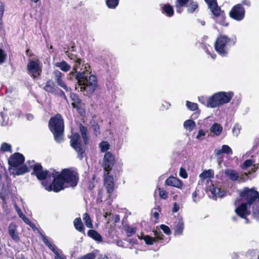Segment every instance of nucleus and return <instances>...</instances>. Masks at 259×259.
I'll return each mask as SVG.
<instances>
[{
  "label": "nucleus",
  "mask_w": 259,
  "mask_h": 259,
  "mask_svg": "<svg viewBox=\"0 0 259 259\" xmlns=\"http://www.w3.org/2000/svg\"><path fill=\"white\" fill-rule=\"evenodd\" d=\"M27 162L29 166H27L26 164H23L16 167L15 175L17 176L23 175L29 172L30 169H32L33 171L31 172V175L35 176L39 181H45L49 176V170H44L41 164L40 163H35L34 160H28Z\"/></svg>",
  "instance_id": "obj_5"
},
{
  "label": "nucleus",
  "mask_w": 259,
  "mask_h": 259,
  "mask_svg": "<svg viewBox=\"0 0 259 259\" xmlns=\"http://www.w3.org/2000/svg\"><path fill=\"white\" fill-rule=\"evenodd\" d=\"M236 208L235 209V212L236 214L242 219H244L248 221L247 217L251 213L249 210V205L246 204L243 202H241L239 204L236 206Z\"/></svg>",
  "instance_id": "obj_14"
},
{
  "label": "nucleus",
  "mask_w": 259,
  "mask_h": 259,
  "mask_svg": "<svg viewBox=\"0 0 259 259\" xmlns=\"http://www.w3.org/2000/svg\"><path fill=\"white\" fill-rule=\"evenodd\" d=\"M254 160L252 159L246 160L241 165V168L243 169H246L251 166L254 163Z\"/></svg>",
  "instance_id": "obj_46"
},
{
  "label": "nucleus",
  "mask_w": 259,
  "mask_h": 259,
  "mask_svg": "<svg viewBox=\"0 0 259 259\" xmlns=\"http://www.w3.org/2000/svg\"><path fill=\"white\" fill-rule=\"evenodd\" d=\"M233 96V92H219L214 94L209 98L200 97L198 100L201 104L208 107L215 108L229 103Z\"/></svg>",
  "instance_id": "obj_4"
},
{
  "label": "nucleus",
  "mask_w": 259,
  "mask_h": 259,
  "mask_svg": "<svg viewBox=\"0 0 259 259\" xmlns=\"http://www.w3.org/2000/svg\"><path fill=\"white\" fill-rule=\"evenodd\" d=\"M17 226L15 223L12 222L8 227V233L12 239L16 242L20 240L19 233L17 231Z\"/></svg>",
  "instance_id": "obj_19"
},
{
  "label": "nucleus",
  "mask_w": 259,
  "mask_h": 259,
  "mask_svg": "<svg viewBox=\"0 0 259 259\" xmlns=\"http://www.w3.org/2000/svg\"><path fill=\"white\" fill-rule=\"evenodd\" d=\"M223 153L232 155L233 151L232 149L227 145H223L221 149H216L214 150V154L218 158H220L219 156Z\"/></svg>",
  "instance_id": "obj_23"
},
{
  "label": "nucleus",
  "mask_w": 259,
  "mask_h": 259,
  "mask_svg": "<svg viewBox=\"0 0 259 259\" xmlns=\"http://www.w3.org/2000/svg\"><path fill=\"white\" fill-rule=\"evenodd\" d=\"M104 185L107 190V192L110 195L114 191V183L113 176L110 172H104Z\"/></svg>",
  "instance_id": "obj_16"
},
{
  "label": "nucleus",
  "mask_w": 259,
  "mask_h": 259,
  "mask_svg": "<svg viewBox=\"0 0 259 259\" xmlns=\"http://www.w3.org/2000/svg\"><path fill=\"white\" fill-rule=\"evenodd\" d=\"M229 15L232 19L237 21H241L245 17V9L244 7L242 6V4H236L232 8Z\"/></svg>",
  "instance_id": "obj_10"
},
{
  "label": "nucleus",
  "mask_w": 259,
  "mask_h": 259,
  "mask_svg": "<svg viewBox=\"0 0 259 259\" xmlns=\"http://www.w3.org/2000/svg\"><path fill=\"white\" fill-rule=\"evenodd\" d=\"M222 130V126L217 123H213L210 128V132L217 136L221 135Z\"/></svg>",
  "instance_id": "obj_28"
},
{
  "label": "nucleus",
  "mask_w": 259,
  "mask_h": 259,
  "mask_svg": "<svg viewBox=\"0 0 259 259\" xmlns=\"http://www.w3.org/2000/svg\"><path fill=\"white\" fill-rule=\"evenodd\" d=\"M17 210L19 217L21 219H23L25 217V215L22 213L21 210L19 207H18Z\"/></svg>",
  "instance_id": "obj_60"
},
{
  "label": "nucleus",
  "mask_w": 259,
  "mask_h": 259,
  "mask_svg": "<svg viewBox=\"0 0 259 259\" xmlns=\"http://www.w3.org/2000/svg\"><path fill=\"white\" fill-rule=\"evenodd\" d=\"M240 4H242V7H243V6L249 7L250 6L251 3L249 0H243L241 2V3H240Z\"/></svg>",
  "instance_id": "obj_58"
},
{
  "label": "nucleus",
  "mask_w": 259,
  "mask_h": 259,
  "mask_svg": "<svg viewBox=\"0 0 259 259\" xmlns=\"http://www.w3.org/2000/svg\"><path fill=\"white\" fill-rule=\"evenodd\" d=\"M26 118L28 120H31L33 119V116L31 114H26Z\"/></svg>",
  "instance_id": "obj_63"
},
{
  "label": "nucleus",
  "mask_w": 259,
  "mask_h": 259,
  "mask_svg": "<svg viewBox=\"0 0 259 259\" xmlns=\"http://www.w3.org/2000/svg\"><path fill=\"white\" fill-rule=\"evenodd\" d=\"M160 228L165 234L168 235L171 234V231L168 226L162 224L160 226Z\"/></svg>",
  "instance_id": "obj_50"
},
{
  "label": "nucleus",
  "mask_w": 259,
  "mask_h": 259,
  "mask_svg": "<svg viewBox=\"0 0 259 259\" xmlns=\"http://www.w3.org/2000/svg\"><path fill=\"white\" fill-rule=\"evenodd\" d=\"M241 128V126L239 124H235L232 130L233 135L237 136L240 133Z\"/></svg>",
  "instance_id": "obj_49"
},
{
  "label": "nucleus",
  "mask_w": 259,
  "mask_h": 259,
  "mask_svg": "<svg viewBox=\"0 0 259 259\" xmlns=\"http://www.w3.org/2000/svg\"><path fill=\"white\" fill-rule=\"evenodd\" d=\"M221 189L215 187L213 184L209 187V191L214 196H217Z\"/></svg>",
  "instance_id": "obj_48"
},
{
  "label": "nucleus",
  "mask_w": 259,
  "mask_h": 259,
  "mask_svg": "<svg viewBox=\"0 0 259 259\" xmlns=\"http://www.w3.org/2000/svg\"><path fill=\"white\" fill-rule=\"evenodd\" d=\"M125 230L126 231L127 236L130 237L136 233L137 228L136 227H131L129 225H126L125 226Z\"/></svg>",
  "instance_id": "obj_38"
},
{
  "label": "nucleus",
  "mask_w": 259,
  "mask_h": 259,
  "mask_svg": "<svg viewBox=\"0 0 259 259\" xmlns=\"http://www.w3.org/2000/svg\"><path fill=\"white\" fill-rule=\"evenodd\" d=\"M186 106L187 108L191 111H195L198 109V104L195 103L191 102L189 101H186Z\"/></svg>",
  "instance_id": "obj_40"
},
{
  "label": "nucleus",
  "mask_w": 259,
  "mask_h": 259,
  "mask_svg": "<svg viewBox=\"0 0 259 259\" xmlns=\"http://www.w3.org/2000/svg\"><path fill=\"white\" fill-rule=\"evenodd\" d=\"M7 57V54L2 49H0V64L5 62Z\"/></svg>",
  "instance_id": "obj_51"
},
{
  "label": "nucleus",
  "mask_w": 259,
  "mask_h": 259,
  "mask_svg": "<svg viewBox=\"0 0 259 259\" xmlns=\"http://www.w3.org/2000/svg\"><path fill=\"white\" fill-rule=\"evenodd\" d=\"M237 42L236 36L231 37L226 35H219L214 44V49L221 56H226L229 49L235 46Z\"/></svg>",
  "instance_id": "obj_7"
},
{
  "label": "nucleus",
  "mask_w": 259,
  "mask_h": 259,
  "mask_svg": "<svg viewBox=\"0 0 259 259\" xmlns=\"http://www.w3.org/2000/svg\"><path fill=\"white\" fill-rule=\"evenodd\" d=\"M165 184L167 186L174 187L179 189H182L183 183L181 180L174 177L170 176L165 181Z\"/></svg>",
  "instance_id": "obj_20"
},
{
  "label": "nucleus",
  "mask_w": 259,
  "mask_h": 259,
  "mask_svg": "<svg viewBox=\"0 0 259 259\" xmlns=\"http://www.w3.org/2000/svg\"><path fill=\"white\" fill-rule=\"evenodd\" d=\"M238 197H237L234 202L235 206H237L241 202L246 203L249 205V207L252 206L253 208V214H259V192L255 190L254 187L249 188L244 187L241 190L237 191Z\"/></svg>",
  "instance_id": "obj_2"
},
{
  "label": "nucleus",
  "mask_w": 259,
  "mask_h": 259,
  "mask_svg": "<svg viewBox=\"0 0 259 259\" xmlns=\"http://www.w3.org/2000/svg\"><path fill=\"white\" fill-rule=\"evenodd\" d=\"M48 126L54 136V140L60 143L63 140L64 133V121L60 113L50 118Z\"/></svg>",
  "instance_id": "obj_6"
},
{
  "label": "nucleus",
  "mask_w": 259,
  "mask_h": 259,
  "mask_svg": "<svg viewBox=\"0 0 259 259\" xmlns=\"http://www.w3.org/2000/svg\"><path fill=\"white\" fill-rule=\"evenodd\" d=\"M97 259H110L107 255L99 254L97 255Z\"/></svg>",
  "instance_id": "obj_59"
},
{
  "label": "nucleus",
  "mask_w": 259,
  "mask_h": 259,
  "mask_svg": "<svg viewBox=\"0 0 259 259\" xmlns=\"http://www.w3.org/2000/svg\"><path fill=\"white\" fill-rule=\"evenodd\" d=\"M42 240L44 243L51 250L55 249L56 247L55 246H53L48 238L43 234L41 235Z\"/></svg>",
  "instance_id": "obj_45"
},
{
  "label": "nucleus",
  "mask_w": 259,
  "mask_h": 259,
  "mask_svg": "<svg viewBox=\"0 0 259 259\" xmlns=\"http://www.w3.org/2000/svg\"><path fill=\"white\" fill-rule=\"evenodd\" d=\"M206 133L202 129L199 130L198 134L196 136V139L200 140L201 136H204Z\"/></svg>",
  "instance_id": "obj_56"
},
{
  "label": "nucleus",
  "mask_w": 259,
  "mask_h": 259,
  "mask_svg": "<svg viewBox=\"0 0 259 259\" xmlns=\"http://www.w3.org/2000/svg\"><path fill=\"white\" fill-rule=\"evenodd\" d=\"M115 163V157L110 152L105 153L103 162L104 172H110Z\"/></svg>",
  "instance_id": "obj_11"
},
{
  "label": "nucleus",
  "mask_w": 259,
  "mask_h": 259,
  "mask_svg": "<svg viewBox=\"0 0 259 259\" xmlns=\"http://www.w3.org/2000/svg\"><path fill=\"white\" fill-rule=\"evenodd\" d=\"M96 257V254L94 252H92L79 257L78 259H95Z\"/></svg>",
  "instance_id": "obj_42"
},
{
  "label": "nucleus",
  "mask_w": 259,
  "mask_h": 259,
  "mask_svg": "<svg viewBox=\"0 0 259 259\" xmlns=\"http://www.w3.org/2000/svg\"><path fill=\"white\" fill-rule=\"evenodd\" d=\"M43 89L46 92L53 94H57V92L59 90V88L52 79L47 81Z\"/></svg>",
  "instance_id": "obj_21"
},
{
  "label": "nucleus",
  "mask_w": 259,
  "mask_h": 259,
  "mask_svg": "<svg viewBox=\"0 0 259 259\" xmlns=\"http://www.w3.org/2000/svg\"><path fill=\"white\" fill-rule=\"evenodd\" d=\"M204 2L215 17H217L221 15V9L218 5L217 0H204ZM222 13L225 14L224 11Z\"/></svg>",
  "instance_id": "obj_18"
},
{
  "label": "nucleus",
  "mask_w": 259,
  "mask_h": 259,
  "mask_svg": "<svg viewBox=\"0 0 259 259\" xmlns=\"http://www.w3.org/2000/svg\"><path fill=\"white\" fill-rule=\"evenodd\" d=\"M92 128L93 130V134L96 137H98L101 134L100 127L99 123L95 120L91 122Z\"/></svg>",
  "instance_id": "obj_31"
},
{
  "label": "nucleus",
  "mask_w": 259,
  "mask_h": 259,
  "mask_svg": "<svg viewBox=\"0 0 259 259\" xmlns=\"http://www.w3.org/2000/svg\"><path fill=\"white\" fill-rule=\"evenodd\" d=\"M198 195L197 191L196 190L193 193H192V198L194 201L196 202L197 201V197Z\"/></svg>",
  "instance_id": "obj_61"
},
{
  "label": "nucleus",
  "mask_w": 259,
  "mask_h": 259,
  "mask_svg": "<svg viewBox=\"0 0 259 259\" xmlns=\"http://www.w3.org/2000/svg\"><path fill=\"white\" fill-rule=\"evenodd\" d=\"M195 126L196 123L195 121L191 119H188L184 123V127L189 132H191Z\"/></svg>",
  "instance_id": "obj_33"
},
{
  "label": "nucleus",
  "mask_w": 259,
  "mask_h": 259,
  "mask_svg": "<svg viewBox=\"0 0 259 259\" xmlns=\"http://www.w3.org/2000/svg\"><path fill=\"white\" fill-rule=\"evenodd\" d=\"M99 147L102 152H105L110 149V145L107 141H102L99 144Z\"/></svg>",
  "instance_id": "obj_39"
},
{
  "label": "nucleus",
  "mask_w": 259,
  "mask_h": 259,
  "mask_svg": "<svg viewBox=\"0 0 259 259\" xmlns=\"http://www.w3.org/2000/svg\"><path fill=\"white\" fill-rule=\"evenodd\" d=\"M138 237L140 239H143L147 245H152L154 242H156V239L149 235H145L143 237Z\"/></svg>",
  "instance_id": "obj_36"
},
{
  "label": "nucleus",
  "mask_w": 259,
  "mask_h": 259,
  "mask_svg": "<svg viewBox=\"0 0 259 259\" xmlns=\"http://www.w3.org/2000/svg\"><path fill=\"white\" fill-rule=\"evenodd\" d=\"M120 0H105V3L109 9H114L119 5Z\"/></svg>",
  "instance_id": "obj_35"
},
{
  "label": "nucleus",
  "mask_w": 259,
  "mask_h": 259,
  "mask_svg": "<svg viewBox=\"0 0 259 259\" xmlns=\"http://www.w3.org/2000/svg\"><path fill=\"white\" fill-rule=\"evenodd\" d=\"M22 220L26 224L31 226V222L28 218H27L26 216Z\"/></svg>",
  "instance_id": "obj_62"
},
{
  "label": "nucleus",
  "mask_w": 259,
  "mask_h": 259,
  "mask_svg": "<svg viewBox=\"0 0 259 259\" xmlns=\"http://www.w3.org/2000/svg\"><path fill=\"white\" fill-rule=\"evenodd\" d=\"M180 176L184 179H186L188 177L187 172L185 169L182 167H181L180 170Z\"/></svg>",
  "instance_id": "obj_54"
},
{
  "label": "nucleus",
  "mask_w": 259,
  "mask_h": 259,
  "mask_svg": "<svg viewBox=\"0 0 259 259\" xmlns=\"http://www.w3.org/2000/svg\"><path fill=\"white\" fill-rule=\"evenodd\" d=\"M55 66L59 68L62 71L64 72H67L70 70L71 67L66 61L63 60L60 62H57L55 64Z\"/></svg>",
  "instance_id": "obj_29"
},
{
  "label": "nucleus",
  "mask_w": 259,
  "mask_h": 259,
  "mask_svg": "<svg viewBox=\"0 0 259 259\" xmlns=\"http://www.w3.org/2000/svg\"><path fill=\"white\" fill-rule=\"evenodd\" d=\"M67 53H68V54H67V56L71 60H72L73 61V62L74 61H75L76 60H77V59L80 58L79 57H78L77 56V55L74 54L73 53H69V52H67Z\"/></svg>",
  "instance_id": "obj_53"
},
{
  "label": "nucleus",
  "mask_w": 259,
  "mask_h": 259,
  "mask_svg": "<svg viewBox=\"0 0 259 259\" xmlns=\"http://www.w3.org/2000/svg\"><path fill=\"white\" fill-rule=\"evenodd\" d=\"M83 220L87 227L91 229L93 228V225L92 223L91 218L88 212H85L83 214Z\"/></svg>",
  "instance_id": "obj_34"
},
{
  "label": "nucleus",
  "mask_w": 259,
  "mask_h": 259,
  "mask_svg": "<svg viewBox=\"0 0 259 259\" xmlns=\"http://www.w3.org/2000/svg\"><path fill=\"white\" fill-rule=\"evenodd\" d=\"M87 234L89 237L98 242H101L103 241V237L101 234L95 230H89L88 231Z\"/></svg>",
  "instance_id": "obj_25"
},
{
  "label": "nucleus",
  "mask_w": 259,
  "mask_h": 259,
  "mask_svg": "<svg viewBox=\"0 0 259 259\" xmlns=\"http://www.w3.org/2000/svg\"><path fill=\"white\" fill-rule=\"evenodd\" d=\"M55 95H57L59 96L60 97L63 98L64 99H65V100L67 99V97H66L64 92L61 89H60L59 88V90H58V91L57 92V94H56Z\"/></svg>",
  "instance_id": "obj_55"
},
{
  "label": "nucleus",
  "mask_w": 259,
  "mask_h": 259,
  "mask_svg": "<svg viewBox=\"0 0 259 259\" xmlns=\"http://www.w3.org/2000/svg\"><path fill=\"white\" fill-rule=\"evenodd\" d=\"M39 64L40 62L38 59L30 60L27 64V70L29 73L32 74L34 77H35L34 76V74L38 73V75H40L41 72V67L40 66Z\"/></svg>",
  "instance_id": "obj_15"
},
{
  "label": "nucleus",
  "mask_w": 259,
  "mask_h": 259,
  "mask_svg": "<svg viewBox=\"0 0 259 259\" xmlns=\"http://www.w3.org/2000/svg\"><path fill=\"white\" fill-rule=\"evenodd\" d=\"M79 128L83 144L81 143L80 135L78 133H75L70 137V143L71 147L77 153L78 157L81 160L85 155L86 146L90 143V137L86 126L80 123Z\"/></svg>",
  "instance_id": "obj_3"
},
{
  "label": "nucleus",
  "mask_w": 259,
  "mask_h": 259,
  "mask_svg": "<svg viewBox=\"0 0 259 259\" xmlns=\"http://www.w3.org/2000/svg\"><path fill=\"white\" fill-rule=\"evenodd\" d=\"M0 149L1 151H3V152H12V146L10 144L6 142H4L2 144Z\"/></svg>",
  "instance_id": "obj_37"
},
{
  "label": "nucleus",
  "mask_w": 259,
  "mask_h": 259,
  "mask_svg": "<svg viewBox=\"0 0 259 259\" xmlns=\"http://www.w3.org/2000/svg\"><path fill=\"white\" fill-rule=\"evenodd\" d=\"M158 190L159 192V197L163 199H166L168 198V193L166 192V190H164L163 188L158 187Z\"/></svg>",
  "instance_id": "obj_41"
},
{
  "label": "nucleus",
  "mask_w": 259,
  "mask_h": 259,
  "mask_svg": "<svg viewBox=\"0 0 259 259\" xmlns=\"http://www.w3.org/2000/svg\"><path fill=\"white\" fill-rule=\"evenodd\" d=\"M98 85L97 78L96 75H91L80 85V91L84 92L86 95L93 94L96 90Z\"/></svg>",
  "instance_id": "obj_9"
},
{
  "label": "nucleus",
  "mask_w": 259,
  "mask_h": 259,
  "mask_svg": "<svg viewBox=\"0 0 259 259\" xmlns=\"http://www.w3.org/2000/svg\"><path fill=\"white\" fill-rule=\"evenodd\" d=\"M199 177L203 180H204L207 178H213L214 171L213 170L210 169L204 170L201 174H200Z\"/></svg>",
  "instance_id": "obj_30"
},
{
  "label": "nucleus",
  "mask_w": 259,
  "mask_h": 259,
  "mask_svg": "<svg viewBox=\"0 0 259 259\" xmlns=\"http://www.w3.org/2000/svg\"><path fill=\"white\" fill-rule=\"evenodd\" d=\"M52 177L53 180L48 185L47 181H42L41 184L48 191L59 192L68 187H75L79 182V174L72 168H64L59 172L53 169L52 173L49 172L48 177Z\"/></svg>",
  "instance_id": "obj_1"
},
{
  "label": "nucleus",
  "mask_w": 259,
  "mask_h": 259,
  "mask_svg": "<svg viewBox=\"0 0 259 259\" xmlns=\"http://www.w3.org/2000/svg\"><path fill=\"white\" fill-rule=\"evenodd\" d=\"M24 161V155L20 153L15 152L10 156L8 163L10 167H18L23 164Z\"/></svg>",
  "instance_id": "obj_13"
},
{
  "label": "nucleus",
  "mask_w": 259,
  "mask_h": 259,
  "mask_svg": "<svg viewBox=\"0 0 259 259\" xmlns=\"http://www.w3.org/2000/svg\"><path fill=\"white\" fill-rule=\"evenodd\" d=\"M54 78L57 85L63 88L66 92H71V89L68 87L65 82L62 79V76L64 74L58 70H55L53 71Z\"/></svg>",
  "instance_id": "obj_17"
},
{
  "label": "nucleus",
  "mask_w": 259,
  "mask_h": 259,
  "mask_svg": "<svg viewBox=\"0 0 259 259\" xmlns=\"http://www.w3.org/2000/svg\"><path fill=\"white\" fill-rule=\"evenodd\" d=\"M225 174L230 180L233 181H237L239 177V173L235 170L232 169H226L225 171Z\"/></svg>",
  "instance_id": "obj_26"
},
{
  "label": "nucleus",
  "mask_w": 259,
  "mask_h": 259,
  "mask_svg": "<svg viewBox=\"0 0 259 259\" xmlns=\"http://www.w3.org/2000/svg\"><path fill=\"white\" fill-rule=\"evenodd\" d=\"M70 98L73 101V102L71 103L72 107L76 109L81 116H83L85 115V111L82 107V105H83L84 104L82 103V100L76 94L74 93H71Z\"/></svg>",
  "instance_id": "obj_12"
},
{
  "label": "nucleus",
  "mask_w": 259,
  "mask_h": 259,
  "mask_svg": "<svg viewBox=\"0 0 259 259\" xmlns=\"http://www.w3.org/2000/svg\"><path fill=\"white\" fill-rule=\"evenodd\" d=\"M55 254V259H66V257L63 255L59 254L56 248L52 250Z\"/></svg>",
  "instance_id": "obj_52"
},
{
  "label": "nucleus",
  "mask_w": 259,
  "mask_h": 259,
  "mask_svg": "<svg viewBox=\"0 0 259 259\" xmlns=\"http://www.w3.org/2000/svg\"><path fill=\"white\" fill-rule=\"evenodd\" d=\"M153 216L156 219H158L159 218V213L157 211H155L153 213Z\"/></svg>",
  "instance_id": "obj_64"
},
{
  "label": "nucleus",
  "mask_w": 259,
  "mask_h": 259,
  "mask_svg": "<svg viewBox=\"0 0 259 259\" xmlns=\"http://www.w3.org/2000/svg\"><path fill=\"white\" fill-rule=\"evenodd\" d=\"M82 62V59L80 58L74 62V65L73 66V70L77 72V70L79 69Z\"/></svg>",
  "instance_id": "obj_47"
},
{
  "label": "nucleus",
  "mask_w": 259,
  "mask_h": 259,
  "mask_svg": "<svg viewBox=\"0 0 259 259\" xmlns=\"http://www.w3.org/2000/svg\"><path fill=\"white\" fill-rule=\"evenodd\" d=\"M73 225L76 230L84 234V227L80 217L74 219Z\"/></svg>",
  "instance_id": "obj_27"
},
{
  "label": "nucleus",
  "mask_w": 259,
  "mask_h": 259,
  "mask_svg": "<svg viewBox=\"0 0 259 259\" xmlns=\"http://www.w3.org/2000/svg\"><path fill=\"white\" fill-rule=\"evenodd\" d=\"M42 240L44 243L51 250L55 249L56 247L55 246H53L48 238L43 234L41 235Z\"/></svg>",
  "instance_id": "obj_44"
},
{
  "label": "nucleus",
  "mask_w": 259,
  "mask_h": 259,
  "mask_svg": "<svg viewBox=\"0 0 259 259\" xmlns=\"http://www.w3.org/2000/svg\"><path fill=\"white\" fill-rule=\"evenodd\" d=\"M179 205L177 202H175L172 209V212L173 213H176L179 211Z\"/></svg>",
  "instance_id": "obj_57"
},
{
  "label": "nucleus",
  "mask_w": 259,
  "mask_h": 259,
  "mask_svg": "<svg viewBox=\"0 0 259 259\" xmlns=\"http://www.w3.org/2000/svg\"><path fill=\"white\" fill-rule=\"evenodd\" d=\"M175 7L178 13L181 14L184 7L187 8L188 13H193L198 8V5L193 0H176Z\"/></svg>",
  "instance_id": "obj_8"
},
{
  "label": "nucleus",
  "mask_w": 259,
  "mask_h": 259,
  "mask_svg": "<svg viewBox=\"0 0 259 259\" xmlns=\"http://www.w3.org/2000/svg\"><path fill=\"white\" fill-rule=\"evenodd\" d=\"M154 234L155 236V237H154L156 239V242L159 240H162L164 239V236L160 231L155 230L153 231Z\"/></svg>",
  "instance_id": "obj_43"
},
{
  "label": "nucleus",
  "mask_w": 259,
  "mask_h": 259,
  "mask_svg": "<svg viewBox=\"0 0 259 259\" xmlns=\"http://www.w3.org/2000/svg\"><path fill=\"white\" fill-rule=\"evenodd\" d=\"M75 78L77 80V82L79 85L84 83V81L87 80V77L85 76L84 72H76Z\"/></svg>",
  "instance_id": "obj_32"
},
{
  "label": "nucleus",
  "mask_w": 259,
  "mask_h": 259,
  "mask_svg": "<svg viewBox=\"0 0 259 259\" xmlns=\"http://www.w3.org/2000/svg\"><path fill=\"white\" fill-rule=\"evenodd\" d=\"M161 13L167 17H171L174 15V10L169 3L161 5Z\"/></svg>",
  "instance_id": "obj_22"
},
{
  "label": "nucleus",
  "mask_w": 259,
  "mask_h": 259,
  "mask_svg": "<svg viewBox=\"0 0 259 259\" xmlns=\"http://www.w3.org/2000/svg\"><path fill=\"white\" fill-rule=\"evenodd\" d=\"M184 229V223L182 218L178 219L174 229V233L176 235H181Z\"/></svg>",
  "instance_id": "obj_24"
}]
</instances>
